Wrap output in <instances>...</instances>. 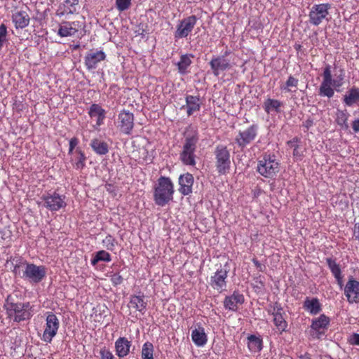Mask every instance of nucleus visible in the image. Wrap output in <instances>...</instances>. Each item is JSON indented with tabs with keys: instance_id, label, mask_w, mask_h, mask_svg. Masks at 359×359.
I'll return each mask as SVG.
<instances>
[{
	"instance_id": "f257e3e1",
	"label": "nucleus",
	"mask_w": 359,
	"mask_h": 359,
	"mask_svg": "<svg viewBox=\"0 0 359 359\" xmlns=\"http://www.w3.org/2000/svg\"><path fill=\"white\" fill-rule=\"evenodd\" d=\"M4 308L8 317L17 323L29 320L33 316L32 306L29 302H15L11 296L6 299Z\"/></svg>"
},
{
	"instance_id": "f03ea898",
	"label": "nucleus",
	"mask_w": 359,
	"mask_h": 359,
	"mask_svg": "<svg viewBox=\"0 0 359 359\" xmlns=\"http://www.w3.org/2000/svg\"><path fill=\"white\" fill-rule=\"evenodd\" d=\"M344 79V73L340 71L339 75H335L333 78L332 75L331 66L327 65L325 66L323 73V81L320 84L319 93L322 96L329 98L333 97L334 94V89H337L342 86Z\"/></svg>"
},
{
	"instance_id": "7ed1b4c3",
	"label": "nucleus",
	"mask_w": 359,
	"mask_h": 359,
	"mask_svg": "<svg viewBox=\"0 0 359 359\" xmlns=\"http://www.w3.org/2000/svg\"><path fill=\"white\" fill-rule=\"evenodd\" d=\"M174 186L170 179L166 177L158 178L154 189V199L156 205L164 206L173 198Z\"/></svg>"
},
{
	"instance_id": "20e7f679",
	"label": "nucleus",
	"mask_w": 359,
	"mask_h": 359,
	"mask_svg": "<svg viewBox=\"0 0 359 359\" xmlns=\"http://www.w3.org/2000/svg\"><path fill=\"white\" fill-rule=\"evenodd\" d=\"M257 172L264 177H273L280 170V163L274 155L265 154L257 163Z\"/></svg>"
},
{
	"instance_id": "39448f33",
	"label": "nucleus",
	"mask_w": 359,
	"mask_h": 359,
	"mask_svg": "<svg viewBox=\"0 0 359 359\" xmlns=\"http://www.w3.org/2000/svg\"><path fill=\"white\" fill-rule=\"evenodd\" d=\"M198 140V137L196 133L191 135L186 136L182 151L180 154V160L184 164L192 166L196 165L195 151Z\"/></svg>"
},
{
	"instance_id": "423d86ee",
	"label": "nucleus",
	"mask_w": 359,
	"mask_h": 359,
	"mask_svg": "<svg viewBox=\"0 0 359 359\" xmlns=\"http://www.w3.org/2000/svg\"><path fill=\"white\" fill-rule=\"evenodd\" d=\"M331 8L330 4H314L309 11V21L316 26L319 25L324 20H328L329 10Z\"/></svg>"
},
{
	"instance_id": "0eeeda50",
	"label": "nucleus",
	"mask_w": 359,
	"mask_h": 359,
	"mask_svg": "<svg viewBox=\"0 0 359 359\" xmlns=\"http://www.w3.org/2000/svg\"><path fill=\"white\" fill-rule=\"evenodd\" d=\"M216 167L219 174H226L230 168V154L224 146H217L215 149Z\"/></svg>"
},
{
	"instance_id": "6e6552de",
	"label": "nucleus",
	"mask_w": 359,
	"mask_h": 359,
	"mask_svg": "<svg viewBox=\"0 0 359 359\" xmlns=\"http://www.w3.org/2000/svg\"><path fill=\"white\" fill-rule=\"evenodd\" d=\"M60 322L57 317L50 313L46 317V325L41 339L46 343H50L57 334L59 329Z\"/></svg>"
},
{
	"instance_id": "1a4fd4ad",
	"label": "nucleus",
	"mask_w": 359,
	"mask_h": 359,
	"mask_svg": "<svg viewBox=\"0 0 359 359\" xmlns=\"http://www.w3.org/2000/svg\"><path fill=\"white\" fill-rule=\"evenodd\" d=\"M46 271L44 266L25 263L22 277L32 282L39 283L46 276Z\"/></svg>"
},
{
	"instance_id": "9d476101",
	"label": "nucleus",
	"mask_w": 359,
	"mask_h": 359,
	"mask_svg": "<svg viewBox=\"0 0 359 359\" xmlns=\"http://www.w3.org/2000/svg\"><path fill=\"white\" fill-rule=\"evenodd\" d=\"M196 21L197 19L195 15H191L180 20L177 25L175 38L182 39L187 37L194 29Z\"/></svg>"
},
{
	"instance_id": "9b49d317",
	"label": "nucleus",
	"mask_w": 359,
	"mask_h": 359,
	"mask_svg": "<svg viewBox=\"0 0 359 359\" xmlns=\"http://www.w3.org/2000/svg\"><path fill=\"white\" fill-rule=\"evenodd\" d=\"M330 323V318L322 314L313 318L311 325V335L313 338L319 339L325 334Z\"/></svg>"
},
{
	"instance_id": "f8f14e48",
	"label": "nucleus",
	"mask_w": 359,
	"mask_h": 359,
	"mask_svg": "<svg viewBox=\"0 0 359 359\" xmlns=\"http://www.w3.org/2000/svg\"><path fill=\"white\" fill-rule=\"evenodd\" d=\"M116 125L123 133L130 134L134 126L133 114L126 110L121 111L118 115Z\"/></svg>"
},
{
	"instance_id": "ddd939ff",
	"label": "nucleus",
	"mask_w": 359,
	"mask_h": 359,
	"mask_svg": "<svg viewBox=\"0 0 359 359\" xmlns=\"http://www.w3.org/2000/svg\"><path fill=\"white\" fill-rule=\"evenodd\" d=\"M41 198L44 201V206L50 211H57L66 205L65 196L57 193L43 196Z\"/></svg>"
},
{
	"instance_id": "4468645a",
	"label": "nucleus",
	"mask_w": 359,
	"mask_h": 359,
	"mask_svg": "<svg viewBox=\"0 0 359 359\" xmlns=\"http://www.w3.org/2000/svg\"><path fill=\"white\" fill-rule=\"evenodd\" d=\"M344 294L349 303L359 302V281L349 278L344 287Z\"/></svg>"
},
{
	"instance_id": "2eb2a0df",
	"label": "nucleus",
	"mask_w": 359,
	"mask_h": 359,
	"mask_svg": "<svg viewBox=\"0 0 359 359\" xmlns=\"http://www.w3.org/2000/svg\"><path fill=\"white\" fill-rule=\"evenodd\" d=\"M256 136L257 128L252 126L245 130L240 131L236 136L235 141L238 147L243 149L253 141Z\"/></svg>"
},
{
	"instance_id": "dca6fc26",
	"label": "nucleus",
	"mask_w": 359,
	"mask_h": 359,
	"mask_svg": "<svg viewBox=\"0 0 359 359\" xmlns=\"http://www.w3.org/2000/svg\"><path fill=\"white\" fill-rule=\"evenodd\" d=\"M81 28V25L79 21L62 22L59 25L57 34L61 37L73 36Z\"/></svg>"
},
{
	"instance_id": "f3484780",
	"label": "nucleus",
	"mask_w": 359,
	"mask_h": 359,
	"mask_svg": "<svg viewBox=\"0 0 359 359\" xmlns=\"http://www.w3.org/2000/svg\"><path fill=\"white\" fill-rule=\"evenodd\" d=\"M210 65L215 76H218L222 72L229 69L231 65L224 55L214 57L210 62Z\"/></svg>"
},
{
	"instance_id": "a211bd4d",
	"label": "nucleus",
	"mask_w": 359,
	"mask_h": 359,
	"mask_svg": "<svg viewBox=\"0 0 359 359\" xmlns=\"http://www.w3.org/2000/svg\"><path fill=\"white\" fill-rule=\"evenodd\" d=\"M227 273L228 271L226 269H219L217 270L212 276H211L210 285L213 289L219 292L226 290Z\"/></svg>"
},
{
	"instance_id": "6ab92c4d",
	"label": "nucleus",
	"mask_w": 359,
	"mask_h": 359,
	"mask_svg": "<svg viewBox=\"0 0 359 359\" xmlns=\"http://www.w3.org/2000/svg\"><path fill=\"white\" fill-rule=\"evenodd\" d=\"M244 302V296L238 291H234L231 295L225 297L224 306L229 311H236L238 306L242 305Z\"/></svg>"
},
{
	"instance_id": "aec40b11",
	"label": "nucleus",
	"mask_w": 359,
	"mask_h": 359,
	"mask_svg": "<svg viewBox=\"0 0 359 359\" xmlns=\"http://www.w3.org/2000/svg\"><path fill=\"white\" fill-rule=\"evenodd\" d=\"M79 0H65L60 4L56 11V15L58 17L67 16L77 12Z\"/></svg>"
},
{
	"instance_id": "412c9836",
	"label": "nucleus",
	"mask_w": 359,
	"mask_h": 359,
	"mask_svg": "<svg viewBox=\"0 0 359 359\" xmlns=\"http://www.w3.org/2000/svg\"><path fill=\"white\" fill-rule=\"evenodd\" d=\"M194 184V177L190 173L181 175L179 177V191L184 196L189 195L192 192Z\"/></svg>"
},
{
	"instance_id": "4be33fe9",
	"label": "nucleus",
	"mask_w": 359,
	"mask_h": 359,
	"mask_svg": "<svg viewBox=\"0 0 359 359\" xmlns=\"http://www.w3.org/2000/svg\"><path fill=\"white\" fill-rule=\"evenodd\" d=\"M105 54L103 51H92L87 54L85 58V63L88 69H95L100 62L104 60Z\"/></svg>"
},
{
	"instance_id": "5701e85b",
	"label": "nucleus",
	"mask_w": 359,
	"mask_h": 359,
	"mask_svg": "<svg viewBox=\"0 0 359 359\" xmlns=\"http://www.w3.org/2000/svg\"><path fill=\"white\" fill-rule=\"evenodd\" d=\"M131 342L126 337H119L115 342L116 355L120 358L126 356L130 351Z\"/></svg>"
},
{
	"instance_id": "b1692460",
	"label": "nucleus",
	"mask_w": 359,
	"mask_h": 359,
	"mask_svg": "<svg viewBox=\"0 0 359 359\" xmlns=\"http://www.w3.org/2000/svg\"><path fill=\"white\" fill-rule=\"evenodd\" d=\"M105 110L100 105L93 104L90 106L88 114L92 118H95L96 126L99 127L103 124L105 118Z\"/></svg>"
},
{
	"instance_id": "393cba45",
	"label": "nucleus",
	"mask_w": 359,
	"mask_h": 359,
	"mask_svg": "<svg viewBox=\"0 0 359 359\" xmlns=\"http://www.w3.org/2000/svg\"><path fill=\"white\" fill-rule=\"evenodd\" d=\"M273 323L279 332H283L286 330L287 323L283 316V309L280 307L274 308Z\"/></svg>"
},
{
	"instance_id": "a878e982",
	"label": "nucleus",
	"mask_w": 359,
	"mask_h": 359,
	"mask_svg": "<svg viewBox=\"0 0 359 359\" xmlns=\"http://www.w3.org/2000/svg\"><path fill=\"white\" fill-rule=\"evenodd\" d=\"M191 339L197 346H203L208 341V337L204 328L201 326H198L192 330Z\"/></svg>"
},
{
	"instance_id": "bb28decb",
	"label": "nucleus",
	"mask_w": 359,
	"mask_h": 359,
	"mask_svg": "<svg viewBox=\"0 0 359 359\" xmlns=\"http://www.w3.org/2000/svg\"><path fill=\"white\" fill-rule=\"evenodd\" d=\"M71 161L76 170H82L86 165V156L79 149H76L72 154Z\"/></svg>"
},
{
	"instance_id": "cd10ccee",
	"label": "nucleus",
	"mask_w": 359,
	"mask_h": 359,
	"mask_svg": "<svg viewBox=\"0 0 359 359\" xmlns=\"http://www.w3.org/2000/svg\"><path fill=\"white\" fill-rule=\"evenodd\" d=\"M343 100L345 104L349 107L358 104L359 88L355 87L350 88L344 95Z\"/></svg>"
},
{
	"instance_id": "c85d7f7f",
	"label": "nucleus",
	"mask_w": 359,
	"mask_h": 359,
	"mask_svg": "<svg viewBox=\"0 0 359 359\" xmlns=\"http://www.w3.org/2000/svg\"><path fill=\"white\" fill-rule=\"evenodd\" d=\"M13 22L16 28H25L29 23V17L25 11H18L13 15Z\"/></svg>"
},
{
	"instance_id": "c756f323",
	"label": "nucleus",
	"mask_w": 359,
	"mask_h": 359,
	"mask_svg": "<svg viewBox=\"0 0 359 359\" xmlns=\"http://www.w3.org/2000/svg\"><path fill=\"white\" fill-rule=\"evenodd\" d=\"M187 114L191 116L200 109V100L198 97L188 95L186 97Z\"/></svg>"
},
{
	"instance_id": "7c9ffc66",
	"label": "nucleus",
	"mask_w": 359,
	"mask_h": 359,
	"mask_svg": "<svg viewBox=\"0 0 359 359\" xmlns=\"http://www.w3.org/2000/svg\"><path fill=\"white\" fill-rule=\"evenodd\" d=\"M304 306L305 309L313 315H316L321 311V305L316 298H307Z\"/></svg>"
},
{
	"instance_id": "2f4dec72",
	"label": "nucleus",
	"mask_w": 359,
	"mask_h": 359,
	"mask_svg": "<svg viewBox=\"0 0 359 359\" xmlns=\"http://www.w3.org/2000/svg\"><path fill=\"white\" fill-rule=\"evenodd\" d=\"M129 307L141 313L144 312L146 303L144 301V297L137 295L132 296L129 302Z\"/></svg>"
},
{
	"instance_id": "473e14b6",
	"label": "nucleus",
	"mask_w": 359,
	"mask_h": 359,
	"mask_svg": "<svg viewBox=\"0 0 359 359\" xmlns=\"http://www.w3.org/2000/svg\"><path fill=\"white\" fill-rule=\"evenodd\" d=\"M281 102L277 100L267 99L264 103V109L268 114L271 112H279Z\"/></svg>"
},
{
	"instance_id": "72a5a7b5",
	"label": "nucleus",
	"mask_w": 359,
	"mask_h": 359,
	"mask_svg": "<svg viewBox=\"0 0 359 359\" xmlns=\"http://www.w3.org/2000/svg\"><path fill=\"white\" fill-rule=\"evenodd\" d=\"M248 346L249 350L252 353H257L261 351L262 346V339L259 337H255V335H251L248 337Z\"/></svg>"
},
{
	"instance_id": "f704fd0d",
	"label": "nucleus",
	"mask_w": 359,
	"mask_h": 359,
	"mask_svg": "<svg viewBox=\"0 0 359 359\" xmlns=\"http://www.w3.org/2000/svg\"><path fill=\"white\" fill-rule=\"evenodd\" d=\"M93 149L100 155L106 154L108 152L107 144L102 140L95 139L90 144Z\"/></svg>"
},
{
	"instance_id": "c9c22d12",
	"label": "nucleus",
	"mask_w": 359,
	"mask_h": 359,
	"mask_svg": "<svg viewBox=\"0 0 359 359\" xmlns=\"http://www.w3.org/2000/svg\"><path fill=\"white\" fill-rule=\"evenodd\" d=\"M348 116L349 115L346 111L337 109L336 112V122L342 129L347 130L348 128L347 123Z\"/></svg>"
},
{
	"instance_id": "e433bc0d",
	"label": "nucleus",
	"mask_w": 359,
	"mask_h": 359,
	"mask_svg": "<svg viewBox=\"0 0 359 359\" xmlns=\"http://www.w3.org/2000/svg\"><path fill=\"white\" fill-rule=\"evenodd\" d=\"M327 263L333 276L337 280L339 284L341 285L342 281V276L339 266L336 263L334 260L330 258L327 259Z\"/></svg>"
},
{
	"instance_id": "4c0bfd02",
	"label": "nucleus",
	"mask_w": 359,
	"mask_h": 359,
	"mask_svg": "<svg viewBox=\"0 0 359 359\" xmlns=\"http://www.w3.org/2000/svg\"><path fill=\"white\" fill-rule=\"evenodd\" d=\"M299 83V80L292 76H290L285 83L280 87L285 92H295Z\"/></svg>"
},
{
	"instance_id": "58836bf2",
	"label": "nucleus",
	"mask_w": 359,
	"mask_h": 359,
	"mask_svg": "<svg viewBox=\"0 0 359 359\" xmlns=\"http://www.w3.org/2000/svg\"><path fill=\"white\" fill-rule=\"evenodd\" d=\"M191 63V57L188 55L181 56L180 60L177 63L179 72L182 74L187 73V68Z\"/></svg>"
},
{
	"instance_id": "ea45409f",
	"label": "nucleus",
	"mask_w": 359,
	"mask_h": 359,
	"mask_svg": "<svg viewBox=\"0 0 359 359\" xmlns=\"http://www.w3.org/2000/svg\"><path fill=\"white\" fill-rule=\"evenodd\" d=\"M103 261L109 262L111 261V256L110 255L104 251V250H100L98 251L95 257L91 259V264L93 266H95L98 262Z\"/></svg>"
},
{
	"instance_id": "a19ab883",
	"label": "nucleus",
	"mask_w": 359,
	"mask_h": 359,
	"mask_svg": "<svg viewBox=\"0 0 359 359\" xmlns=\"http://www.w3.org/2000/svg\"><path fill=\"white\" fill-rule=\"evenodd\" d=\"M154 347L152 344L147 342L143 345L142 350V359H151L153 358Z\"/></svg>"
},
{
	"instance_id": "79ce46f5",
	"label": "nucleus",
	"mask_w": 359,
	"mask_h": 359,
	"mask_svg": "<svg viewBox=\"0 0 359 359\" xmlns=\"http://www.w3.org/2000/svg\"><path fill=\"white\" fill-rule=\"evenodd\" d=\"M132 0H116V8L120 12L130 8Z\"/></svg>"
},
{
	"instance_id": "37998d69",
	"label": "nucleus",
	"mask_w": 359,
	"mask_h": 359,
	"mask_svg": "<svg viewBox=\"0 0 359 359\" xmlns=\"http://www.w3.org/2000/svg\"><path fill=\"white\" fill-rule=\"evenodd\" d=\"M103 245L109 250H113L116 245V241L110 235L107 236L102 241Z\"/></svg>"
},
{
	"instance_id": "c03bdc74",
	"label": "nucleus",
	"mask_w": 359,
	"mask_h": 359,
	"mask_svg": "<svg viewBox=\"0 0 359 359\" xmlns=\"http://www.w3.org/2000/svg\"><path fill=\"white\" fill-rule=\"evenodd\" d=\"M7 41V27L4 24L0 25V50Z\"/></svg>"
},
{
	"instance_id": "a18cd8bd",
	"label": "nucleus",
	"mask_w": 359,
	"mask_h": 359,
	"mask_svg": "<svg viewBox=\"0 0 359 359\" xmlns=\"http://www.w3.org/2000/svg\"><path fill=\"white\" fill-rule=\"evenodd\" d=\"M288 145L291 147H294L293 151V155L295 157H300L301 153L299 151L298 147L297 145V140H293L287 142Z\"/></svg>"
},
{
	"instance_id": "49530a36",
	"label": "nucleus",
	"mask_w": 359,
	"mask_h": 359,
	"mask_svg": "<svg viewBox=\"0 0 359 359\" xmlns=\"http://www.w3.org/2000/svg\"><path fill=\"white\" fill-rule=\"evenodd\" d=\"M111 281L113 285H118L122 283L123 278L118 273H114L111 276Z\"/></svg>"
},
{
	"instance_id": "de8ad7c7",
	"label": "nucleus",
	"mask_w": 359,
	"mask_h": 359,
	"mask_svg": "<svg viewBox=\"0 0 359 359\" xmlns=\"http://www.w3.org/2000/svg\"><path fill=\"white\" fill-rule=\"evenodd\" d=\"M100 355L101 359H114V355L112 353L105 348H103L100 351Z\"/></svg>"
},
{
	"instance_id": "09e8293b",
	"label": "nucleus",
	"mask_w": 359,
	"mask_h": 359,
	"mask_svg": "<svg viewBox=\"0 0 359 359\" xmlns=\"http://www.w3.org/2000/svg\"><path fill=\"white\" fill-rule=\"evenodd\" d=\"M79 143V141L76 138H72L69 141V154H72L74 152V149L77 146Z\"/></svg>"
},
{
	"instance_id": "8fccbe9b",
	"label": "nucleus",
	"mask_w": 359,
	"mask_h": 359,
	"mask_svg": "<svg viewBox=\"0 0 359 359\" xmlns=\"http://www.w3.org/2000/svg\"><path fill=\"white\" fill-rule=\"evenodd\" d=\"M349 342L351 344L359 346V334H353L350 336Z\"/></svg>"
},
{
	"instance_id": "3c124183",
	"label": "nucleus",
	"mask_w": 359,
	"mask_h": 359,
	"mask_svg": "<svg viewBox=\"0 0 359 359\" xmlns=\"http://www.w3.org/2000/svg\"><path fill=\"white\" fill-rule=\"evenodd\" d=\"M352 128L354 132H359V119L355 120L352 123Z\"/></svg>"
},
{
	"instance_id": "603ef678",
	"label": "nucleus",
	"mask_w": 359,
	"mask_h": 359,
	"mask_svg": "<svg viewBox=\"0 0 359 359\" xmlns=\"http://www.w3.org/2000/svg\"><path fill=\"white\" fill-rule=\"evenodd\" d=\"M253 263L260 271H263L265 269V266L259 263L257 260L253 259Z\"/></svg>"
},
{
	"instance_id": "864d4df0",
	"label": "nucleus",
	"mask_w": 359,
	"mask_h": 359,
	"mask_svg": "<svg viewBox=\"0 0 359 359\" xmlns=\"http://www.w3.org/2000/svg\"><path fill=\"white\" fill-rule=\"evenodd\" d=\"M354 236L359 241V223L355 225Z\"/></svg>"
},
{
	"instance_id": "5fc2aeb1",
	"label": "nucleus",
	"mask_w": 359,
	"mask_h": 359,
	"mask_svg": "<svg viewBox=\"0 0 359 359\" xmlns=\"http://www.w3.org/2000/svg\"><path fill=\"white\" fill-rule=\"evenodd\" d=\"M299 359H311V358L309 354L306 353L304 355H300Z\"/></svg>"
}]
</instances>
